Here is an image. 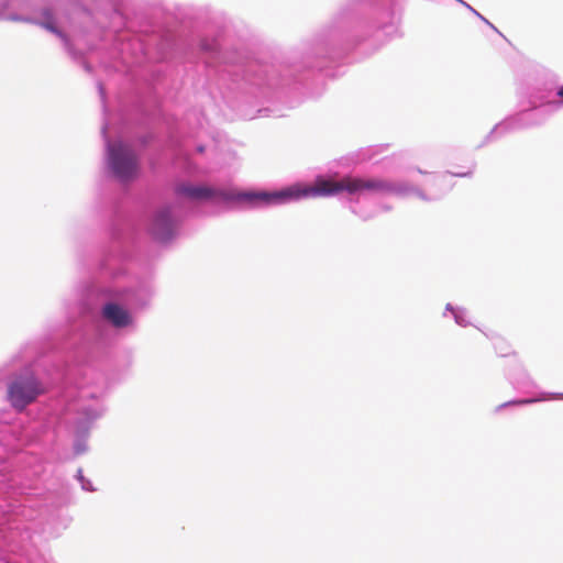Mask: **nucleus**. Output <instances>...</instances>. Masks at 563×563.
Returning <instances> with one entry per match:
<instances>
[{
	"label": "nucleus",
	"mask_w": 563,
	"mask_h": 563,
	"mask_svg": "<svg viewBox=\"0 0 563 563\" xmlns=\"http://www.w3.org/2000/svg\"><path fill=\"white\" fill-rule=\"evenodd\" d=\"M364 190L387 194H406L416 191L415 188L408 185L393 184L377 178L363 179L347 176L341 180L318 177L312 186L295 184L282 190L263 194H249L244 195V197L251 200L262 199L266 203H286L307 197L333 196L342 191L355 194Z\"/></svg>",
	"instance_id": "1"
},
{
	"label": "nucleus",
	"mask_w": 563,
	"mask_h": 563,
	"mask_svg": "<svg viewBox=\"0 0 563 563\" xmlns=\"http://www.w3.org/2000/svg\"><path fill=\"white\" fill-rule=\"evenodd\" d=\"M263 192L264 191H258L257 194H263ZM177 194L181 195L192 201L235 199L239 201H245L252 206L267 205L262 199L251 200V199H247L244 197V195L256 194L255 191L229 195L221 189H216V188L205 186V185L181 184L177 187Z\"/></svg>",
	"instance_id": "2"
},
{
	"label": "nucleus",
	"mask_w": 563,
	"mask_h": 563,
	"mask_svg": "<svg viewBox=\"0 0 563 563\" xmlns=\"http://www.w3.org/2000/svg\"><path fill=\"white\" fill-rule=\"evenodd\" d=\"M43 393L44 389L33 375L19 376L8 386V400L14 409L22 411Z\"/></svg>",
	"instance_id": "3"
},
{
	"label": "nucleus",
	"mask_w": 563,
	"mask_h": 563,
	"mask_svg": "<svg viewBox=\"0 0 563 563\" xmlns=\"http://www.w3.org/2000/svg\"><path fill=\"white\" fill-rule=\"evenodd\" d=\"M109 164L121 181L134 179L137 175V161L133 150L121 142L109 146Z\"/></svg>",
	"instance_id": "4"
},
{
	"label": "nucleus",
	"mask_w": 563,
	"mask_h": 563,
	"mask_svg": "<svg viewBox=\"0 0 563 563\" xmlns=\"http://www.w3.org/2000/svg\"><path fill=\"white\" fill-rule=\"evenodd\" d=\"M148 231L151 235L161 242L168 241L174 234V220L170 209L164 207L155 212Z\"/></svg>",
	"instance_id": "5"
},
{
	"label": "nucleus",
	"mask_w": 563,
	"mask_h": 563,
	"mask_svg": "<svg viewBox=\"0 0 563 563\" xmlns=\"http://www.w3.org/2000/svg\"><path fill=\"white\" fill-rule=\"evenodd\" d=\"M102 314L110 323L117 328H123L131 323L129 312L118 303H107L103 307Z\"/></svg>",
	"instance_id": "6"
},
{
	"label": "nucleus",
	"mask_w": 563,
	"mask_h": 563,
	"mask_svg": "<svg viewBox=\"0 0 563 563\" xmlns=\"http://www.w3.org/2000/svg\"><path fill=\"white\" fill-rule=\"evenodd\" d=\"M495 353L500 357H509L515 355L511 344L504 339H499L494 345Z\"/></svg>",
	"instance_id": "7"
},
{
	"label": "nucleus",
	"mask_w": 563,
	"mask_h": 563,
	"mask_svg": "<svg viewBox=\"0 0 563 563\" xmlns=\"http://www.w3.org/2000/svg\"><path fill=\"white\" fill-rule=\"evenodd\" d=\"M558 95L563 99V86L560 88Z\"/></svg>",
	"instance_id": "8"
},
{
	"label": "nucleus",
	"mask_w": 563,
	"mask_h": 563,
	"mask_svg": "<svg viewBox=\"0 0 563 563\" xmlns=\"http://www.w3.org/2000/svg\"><path fill=\"white\" fill-rule=\"evenodd\" d=\"M532 400H521L520 404H529L531 402Z\"/></svg>",
	"instance_id": "9"
}]
</instances>
